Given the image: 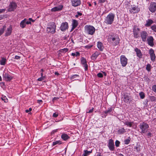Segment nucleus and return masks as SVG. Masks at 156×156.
Instances as JSON below:
<instances>
[{"mask_svg":"<svg viewBox=\"0 0 156 156\" xmlns=\"http://www.w3.org/2000/svg\"><path fill=\"white\" fill-rule=\"evenodd\" d=\"M108 41L113 46H115L119 43L120 39L116 34H111L108 36Z\"/></svg>","mask_w":156,"mask_h":156,"instance_id":"1","label":"nucleus"},{"mask_svg":"<svg viewBox=\"0 0 156 156\" xmlns=\"http://www.w3.org/2000/svg\"><path fill=\"white\" fill-rule=\"evenodd\" d=\"M56 26L55 23L51 22L49 23L48 25V27L47 28V33L54 34L55 32Z\"/></svg>","mask_w":156,"mask_h":156,"instance_id":"2","label":"nucleus"},{"mask_svg":"<svg viewBox=\"0 0 156 156\" xmlns=\"http://www.w3.org/2000/svg\"><path fill=\"white\" fill-rule=\"evenodd\" d=\"M115 15L112 13L109 14L106 17L105 22L107 24H111L114 20Z\"/></svg>","mask_w":156,"mask_h":156,"instance_id":"3","label":"nucleus"},{"mask_svg":"<svg viewBox=\"0 0 156 156\" xmlns=\"http://www.w3.org/2000/svg\"><path fill=\"white\" fill-rule=\"evenodd\" d=\"M85 31L88 34L92 35L94 33L95 29L94 27L90 25H86L84 27Z\"/></svg>","mask_w":156,"mask_h":156,"instance_id":"4","label":"nucleus"},{"mask_svg":"<svg viewBox=\"0 0 156 156\" xmlns=\"http://www.w3.org/2000/svg\"><path fill=\"white\" fill-rule=\"evenodd\" d=\"M149 127L148 125L145 122L141 123L139 125V128L141 130V133H146Z\"/></svg>","mask_w":156,"mask_h":156,"instance_id":"5","label":"nucleus"},{"mask_svg":"<svg viewBox=\"0 0 156 156\" xmlns=\"http://www.w3.org/2000/svg\"><path fill=\"white\" fill-rule=\"evenodd\" d=\"M121 64L123 67H125L128 63V59L124 55H121L120 57Z\"/></svg>","mask_w":156,"mask_h":156,"instance_id":"6","label":"nucleus"},{"mask_svg":"<svg viewBox=\"0 0 156 156\" xmlns=\"http://www.w3.org/2000/svg\"><path fill=\"white\" fill-rule=\"evenodd\" d=\"M129 9V12L132 13H137L140 11V9L138 8L137 6L134 5H131V7Z\"/></svg>","mask_w":156,"mask_h":156,"instance_id":"7","label":"nucleus"},{"mask_svg":"<svg viewBox=\"0 0 156 156\" xmlns=\"http://www.w3.org/2000/svg\"><path fill=\"white\" fill-rule=\"evenodd\" d=\"M3 79L7 81H10L13 78L12 76H11L8 73L4 72L3 74Z\"/></svg>","mask_w":156,"mask_h":156,"instance_id":"8","label":"nucleus"},{"mask_svg":"<svg viewBox=\"0 0 156 156\" xmlns=\"http://www.w3.org/2000/svg\"><path fill=\"white\" fill-rule=\"evenodd\" d=\"M108 146L111 151H113L115 149V145L113 140L112 139H110L108 141Z\"/></svg>","mask_w":156,"mask_h":156,"instance_id":"9","label":"nucleus"},{"mask_svg":"<svg viewBox=\"0 0 156 156\" xmlns=\"http://www.w3.org/2000/svg\"><path fill=\"white\" fill-rule=\"evenodd\" d=\"M69 27L68 23L66 22H63L60 27V29L62 31H64L68 29Z\"/></svg>","mask_w":156,"mask_h":156,"instance_id":"10","label":"nucleus"},{"mask_svg":"<svg viewBox=\"0 0 156 156\" xmlns=\"http://www.w3.org/2000/svg\"><path fill=\"white\" fill-rule=\"evenodd\" d=\"M16 4L15 2H12L10 3L8 9V11L11 12L13 11L14 9H16Z\"/></svg>","mask_w":156,"mask_h":156,"instance_id":"11","label":"nucleus"},{"mask_svg":"<svg viewBox=\"0 0 156 156\" xmlns=\"http://www.w3.org/2000/svg\"><path fill=\"white\" fill-rule=\"evenodd\" d=\"M149 53L150 56L151 60L152 61H154L155 60L156 56L154 50L152 48L150 49L149 50Z\"/></svg>","mask_w":156,"mask_h":156,"instance_id":"12","label":"nucleus"},{"mask_svg":"<svg viewBox=\"0 0 156 156\" xmlns=\"http://www.w3.org/2000/svg\"><path fill=\"white\" fill-rule=\"evenodd\" d=\"M149 10L152 12L156 11V3L152 2L151 3L149 7Z\"/></svg>","mask_w":156,"mask_h":156,"instance_id":"13","label":"nucleus"},{"mask_svg":"<svg viewBox=\"0 0 156 156\" xmlns=\"http://www.w3.org/2000/svg\"><path fill=\"white\" fill-rule=\"evenodd\" d=\"M81 64L83 65V67H84L85 70H87L88 66L86 59L83 57L81 58Z\"/></svg>","mask_w":156,"mask_h":156,"instance_id":"14","label":"nucleus"},{"mask_svg":"<svg viewBox=\"0 0 156 156\" xmlns=\"http://www.w3.org/2000/svg\"><path fill=\"white\" fill-rule=\"evenodd\" d=\"M147 36V33L145 31H142L140 33L141 37L143 41L144 42L146 41Z\"/></svg>","mask_w":156,"mask_h":156,"instance_id":"15","label":"nucleus"},{"mask_svg":"<svg viewBox=\"0 0 156 156\" xmlns=\"http://www.w3.org/2000/svg\"><path fill=\"white\" fill-rule=\"evenodd\" d=\"M12 26L10 25L9 27H8L5 31V36H8L10 35L12 33Z\"/></svg>","mask_w":156,"mask_h":156,"instance_id":"16","label":"nucleus"},{"mask_svg":"<svg viewBox=\"0 0 156 156\" xmlns=\"http://www.w3.org/2000/svg\"><path fill=\"white\" fill-rule=\"evenodd\" d=\"M63 6L60 5L58 6L54 7L51 9V12L59 11L63 9Z\"/></svg>","mask_w":156,"mask_h":156,"instance_id":"17","label":"nucleus"},{"mask_svg":"<svg viewBox=\"0 0 156 156\" xmlns=\"http://www.w3.org/2000/svg\"><path fill=\"white\" fill-rule=\"evenodd\" d=\"M71 3L72 6L76 7L80 5L81 1L80 0H72Z\"/></svg>","mask_w":156,"mask_h":156,"instance_id":"18","label":"nucleus"},{"mask_svg":"<svg viewBox=\"0 0 156 156\" xmlns=\"http://www.w3.org/2000/svg\"><path fill=\"white\" fill-rule=\"evenodd\" d=\"M135 51L136 53V56L139 58H142L143 54L140 49L138 48H136L135 49Z\"/></svg>","mask_w":156,"mask_h":156,"instance_id":"19","label":"nucleus"},{"mask_svg":"<svg viewBox=\"0 0 156 156\" xmlns=\"http://www.w3.org/2000/svg\"><path fill=\"white\" fill-rule=\"evenodd\" d=\"M124 124L125 125H126L129 127H131L132 126L133 127H134V128H136V125H135V126H134L135 123L133 122H130L129 121H126L124 122Z\"/></svg>","mask_w":156,"mask_h":156,"instance_id":"20","label":"nucleus"},{"mask_svg":"<svg viewBox=\"0 0 156 156\" xmlns=\"http://www.w3.org/2000/svg\"><path fill=\"white\" fill-rule=\"evenodd\" d=\"M154 39L153 37L151 36H150L147 39L148 45L151 46H153L154 45Z\"/></svg>","mask_w":156,"mask_h":156,"instance_id":"21","label":"nucleus"},{"mask_svg":"<svg viewBox=\"0 0 156 156\" xmlns=\"http://www.w3.org/2000/svg\"><path fill=\"white\" fill-rule=\"evenodd\" d=\"M139 28L135 27L133 30V34L134 37L135 38H137L138 37V32L140 31Z\"/></svg>","mask_w":156,"mask_h":156,"instance_id":"22","label":"nucleus"},{"mask_svg":"<svg viewBox=\"0 0 156 156\" xmlns=\"http://www.w3.org/2000/svg\"><path fill=\"white\" fill-rule=\"evenodd\" d=\"M123 98L125 102L127 103L129 101V98L128 94L124 93L123 94Z\"/></svg>","mask_w":156,"mask_h":156,"instance_id":"23","label":"nucleus"},{"mask_svg":"<svg viewBox=\"0 0 156 156\" xmlns=\"http://www.w3.org/2000/svg\"><path fill=\"white\" fill-rule=\"evenodd\" d=\"M78 25V21L76 20H73L72 21V25L73 30Z\"/></svg>","mask_w":156,"mask_h":156,"instance_id":"24","label":"nucleus"},{"mask_svg":"<svg viewBox=\"0 0 156 156\" xmlns=\"http://www.w3.org/2000/svg\"><path fill=\"white\" fill-rule=\"evenodd\" d=\"M154 23V21L151 19H148L146 21V23L145 26L146 27H149Z\"/></svg>","mask_w":156,"mask_h":156,"instance_id":"25","label":"nucleus"},{"mask_svg":"<svg viewBox=\"0 0 156 156\" xmlns=\"http://www.w3.org/2000/svg\"><path fill=\"white\" fill-rule=\"evenodd\" d=\"M97 46L98 48L100 51H102L103 50L104 47L102 43L101 42H98L97 43Z\"/></svg>","mask_w":156,"mask_h":156,"instance_id":"26","label":"nucleus"},{"mask_svg":"<svg viewBox=\"0 0 156 156\" xmlns=\"http://www.w3.org/2000/svg\"><path fill=\"white\" fill-rule=\"evenodd\" d=\"M100 53L98 51H96L91 56V58L93 60H95L99 55Z\"/></svg>","mask_w":156,"mask_h":156,"instance_id":"27","label":"nucleus"},{"mask_svg":"<svg viewBox=\"0 0 156 156\" xmlns=\"http://www.w3.org/2000/svg\"><path fill=\"white\" fill-rule=\"evenodd\" d=\"M125 132V129L124 128H122L119 129L117 131V133L119 134H122Z\"/></svg>","mask_w":156,"mask_h":156,"instance_id":"28","label":"nucleus"},{"mask_svg":"<svg viewBox=\"0 0 156 156\" xmlns=\"http://www.w3.org/2000/svg\"><path fill=\"white\" fill-rule=\"evenodd\" d=\"M61 138L64 140H66L69 138V137L67 134L63 133L61 135Z\"/></svg>","mask_w":156,"mask_h":156,"instance_id":"29","label":"nucleus"},{"mask_svg":"<svg viewBox=\"0 0 156 156\" xmlns=\"http://www.w3.org/2000/svg\"><path fill=\"white\" fill-rule=\"evenodd\" d=\"M26 19L22 20L20 23V26L22 28H24L26 26V23L25 22Z\"/></svg>","mask_w":156,"mask_h":156,"instance_id":"30","label":"nucleus"},{"mask_svg":"<svg viewBox=\"0 0 156 156\" xmlns=\"http://www.w3.org/2000/svg\"><path fill=\"white\" fill-rule=\"evenodd\" d=\"M6 58L2 57V59L1 60L0 62V64L2 65H5L6 64Z\"/></svg>","mask_w":156,"mask_h":156,"instance_id":"31","label":"nucleus"},{"mask_svg":"<svg viewBox=\"0 0 156 156\" xmlns=\"http://www.w3.org/2000/svg\"><path fill=\"white\" fill-rule=\"evenodd\" d=\"M92 152V151H89L87 150H85L84 151V153L83 155V156H87L91 153Z\"/></svg>","mask_w":156,"mask_h":156,"instance_id":"32","label":"nucleus"},{"mask_svg":"<svg viewBox=\"0 0 156 156\" xmlns=\"http://www.w3.org/2000/svg\"><path fill=\"white\" fill-rule=\"evenodd\" d=\"M6 27V26L5 25L3 27V28H2L0 30V36L2 35L4 33Z\"/></svg>","mask_w":156,"mask_h":156,"instance_id":"33","label":"nucleus"},{"mask_svg":"<svg viewBox=\"0 0 156 156\" xmlns=\"http://www.w3.org/2000/svg\"><path fill=\"white\" fill-rule=\"evenodd\" d=\"M62 144V142L61 141L57 140L55 141L53 143V145L55 146L56 144Z\"/></svg>","mask_w":156,"mask_h":156,"instance_id":"34","label":"nucleus"},{"mask_svg":"<svg viewBox=\"0 0 156 156\" xmlns=\"http://www.w3.org/2000/svg\"><path fill=\"white\" fill-rule=\"evenodd\" d=\"M151 28L153 31L156 33V25H153L151 27Z\"/></svg>","mask_w":156,"mask_h":156,"instance_id":"35","label":"nucleus"},{"mask_svg":"<svg viewBox=\"0 0 156 156\" xmlns=\"http://www.w3.org/2000/svg\"><path fill=\"white\" fill-rule=\"evenodd\" d=\"M146 69L149 72L150 71L151 69V66L150 64H148L146 66Z\"/></svg>","mask_w":156,"mask_h":156,"instance_id":"36","label":"nucleus"},{"mask_svg":"<svg viewBox=\"0 0 156 156\" xmlns=\"http://www.w3.org/2000/svg\"><path fill=\"white\" fill-rule=\"evenodd\" d=\"M73 56H79L80 55V53L78 52H76L74 53H72L71 54Z\"/></svg>","mask_w":156,"mask_h":156,"instance_id":"37","label":"nucleus"},{"mask_svg":"<svg viewBox=\"0 0 156 156\" xmlns=\"http://www.w3.org/2000/svg\"><path fill=\"white\" fill-rule=\"evenodd\" d=\"M112 111V108H110L109 109L107 110L104 112V113L106 115L108 113H110Z\"/></svg>","mask_w":156,"mask_h":156,"instance_id":"38","label":"nucleus"},{"mask_svg":"<svg viewBox=\"0 0 156 156\" xmlns=\"http://www.w3.org/2000/svg\"><path fill=\"white\" fill-rule=\"evenodd\" d=\"M139 95L141 99H143L145 97V94L143 92H141L139 93Z\"/></svg>","mask_w":156,"mask_h":156,"instance_id":"39","label":"nucleus"},{"mask_svg":"<svg viewBox=\"0 0 156 156\" xmlns=\"http://www.w3.org/2000/svg\"><path fill=\"white\" fill-rule=\"evenodd\" d=\"M130 139L129 137V139L125 140L124 141V142L125 144H128L130 141Z\"/></svg>","mask_w":156,"mask_h":156,"instance_id":"40","label":"nucleus"},{"mask_svg":"<svg viewBox=\"0 0 156 156\" xmlns=\"http://www.w3.org/2000/svg\"><path fill=\"white\" fill-rule=\"evenodd\" d=\"M68 51V49L67 48H64L63 49H62L60 50V51L62 52L66 53Z\"/></svg>","mask_w":156,"mask_h":156,"instance_id":"41","label":"nucleus"},{"mask_svg":"<svg viewBox=\"0 0 156 156\" xmlns=\"http://www.w3.org/2000/svg\"><path fill=\"white\" fill-rule=\"evenodd\" d=\"M2 99L4 102H8V99L5 96L2 97Z\"/></svg>","mask_w":156,"mask_h":156,"instance_id":"42","label":"nucleus"},{"mask_svg":"<svg viewBox=\"0 0 156 156\" xmlns=\"http://www.w3.org/2000/svg\"><path fill=\"white\" fill-rule=\"evenodd\" d=\"M115 145L116 147H119V145L120 142L119 141H118V140H116L115 141Z\"/></svg>","mask_w":156,"mask_h":156,"instance_id":"43","label":"nucleus"},{"mask_svg":"<svg viewBox=\"0 0 156 156\" xmlns=\"http://www.w3.org/2000/svg\"><path fill=\"white\" fill-rule=\"evenodd\" d=\"M77 14L75 15V16L76 18H78L79 16H81L82 15V13L79 12H77Z\"/></svg>","mask_w":156,"mask_h":156,"instance_id":"44","label":"nucleus"},{"mask_svg":"<svg viewBox=\"0 0 156 156\" xmlns=\"http://www.w3.org/2000/svg\"><path fill=\"white\" fill-rule=\"evenodd\" d=\"M136 149L137 152H140V146L139 145L137 146L136 147Z\"/></svg>","mask_w":156,"mask_h":156,"instance_id":"45","label":"nucleus"},{"mask_svg":"<svg viewBox=\"0 0 156 156\" xmlns=\"http://www.w3.org/2000/svg\"><path fill=\"white\" fill-rule=\"evenodd\" d=\"M152 90L154 92L156 93V85H154L152 86Z\"/></svg>","mask_w":156,"mask_h":156,"instance_id":"46","label":"nucleus"},{"mask_svg":"<svg viewBox=\"0 0 156 156\" xmlns=\"http://www.w3.org/2000/svg\"><path fill=\"white\" fill-rule=\"evenodd\" d=\"M97 76L99 78H102L103 77V74L101 73H99L97 74Z\"/></svg>","mask_w":156,"mask_h":156,"instance_id":"47","label":"nucleus"},{"mask_svg":"<svg viewBox=\"0 0 156 156\" xmlns=\"http://www.w3.org/2000/svg\"><path fill=\"white\" fill-rule=\"evenodd\" d=\"M45 77H40L38 78L37 79L38 81H41L43 80Z\"/></svg>","mask_w":156,"mask_h":156,"instance_id":"48","label":"nucleus"},{"mask_svg":"<svg viewBox=\"0 0 156 156\" xmlns=\"http://www.w3.org/2000/svg\"><path fill=\"white\" fill-rule=\"evenodd\" d=\"M58 116V113L57 112H55L53 114V116L54 117H57Z\"/></svg>","mask_w":156,"mask_h":156,"instance_id":"49","label":"nucleus"},{"mask_svg":"<svg viewBox=\"0 0 156 156\" xmlns=\"http://www.w3.org/2000/svg\"><path fill=\"white\" fill-rule=\"evenodd\" d=\"M6 10L5 9H0V14L2 13L5 12Z\"/></svg>","mask_w":156,"mask_h":156,"instance_id":"50","label":"nucleus"},{"mask_svg":"<svg viewBox=\"0 0 156 156\" xmlns=\"http://www.w3.org/2000/svg\"><path fill=\"white\" fill-rule=\"evenodd\" d=\"M79 76L78 75H77V74H75L74 75H73L72 76V79H74L75 78V77H78Z\"/></svg>","mask_w":156,"mask_h":156,"instance_id":"51","label":"nucleus"},{"mask_svg":"<svg viewBox=\"0 0 156 156\" xmlns=\"http://www.w3.org/2000/svg\"><path fill=\"white\" fill-rule=\"evenodd\" d=\"M94 111V108H92V109L89 110V111L87 112L88 113H90L93 112Z\"/></svg>","mask_w":156,"mask_h":156,"instance_id":"52","label":"nucleus"},{"mask_svg":"<svg viewBox=\"0 0 156 156\" xmlns=\"http://www.w3.org/2000/svg\"><path fill=\"white\" fill-rule=\"evenodd\" d=\"M25 22L26 23V24H31V22L30 21H27V20L26 19Z\"/></svg>","mask_w":156,"mask_h":156,"instance_id":"53","label":"nucleus"},{"mask_svg":"<svg viewBox=\"0 0 156 156\" xmlns=\"http://www.w3.org/2000/svg\"><path fill=\"white\" fill-rule=\"evenodd\" d=\"M32 108H30L29 109L26 110L25 112L26 113H28L30 112L32 110Z\"/></svg>","mask_w":156,"mask_h":156,"instance_id":"54","label":"nucleus"},{"mask_svg":"<svg viewBox=\"0 0 156 156\" xmlns=\"http://www.w3.org/2000/svg\"><path fill=\"white\" fill-rule=\"evenodd\" d=\"M106 0H99V2L102 3H103L105 2Z\"/></svg>","mask_w":156,"mask_h":156,"instance_id":"55","label":"nucleus"},{"mask_svg":"<svg viewBox=\"0 0 156 156\" xmlns=\"http://www.w3.org/2000/svg\"><path fill=\"white\" fill-rule=\"evenodd\" d=\"M20 56H18V55H16L15 56V58L16 59H20Z\"/></svg>","mask_w":156,"mask_h":156,"instance_id":"56","label":"nucleus"},{"mask_svg":"<svg viewBox=\"0 0 156 156\" xmlns=\"http://www.w3.org/2000/svg\"><path fill=\"white\" fill-rule=\"evenodd\" d=\"M58 98L56 97H54L52 99V101L54 102L55 101L57 100Z\"/></svg>","mask_w":156,"mask_h":156,"instance_id":"57","label":"nucleus"},{"mask_svg":"<svg viewBox=\"0 0 156 156\" xmlns=\"http://www.w3.org/2000/svg\"><path fill=\"white\" fill-rule=\"evenodd\" d=\"M4 17V15H0V20L2 19Z\"/></svg>","mask_w":156,"mask_h":156,"instance_id":"58","label":"nucleus"},{"mask_svg":"<svg viewBox=\"0 0 156 156\" xmlns=\"http://www.w3.org/2000/svg\"><path fill=\"white\" fill-rule=\"evenodd\" d=\"M57 131H58L57 129H56L52 131L51 133H55Z\"/></svg>","mask_w":156,"mask_h":156,"instance_id":"59","label":"nucleus"},{"mask_svg":"<svg viewBox=\"0 0 156 156\" xmlns=\"http://www.w3.org/2000/svg\"><path fill=\"white\" fill-rule=\"evenodd\" d=\"M101 117L103 118H105L106 117V116H107V115H106L105 114V115H103V114H101Z\"/></svg>","mask_w":156,"mask_h":156,"instance_id":"60","label":"nucleus"},{"mask_svg":"<svg viewBox=\"0 0 156 156\" xmlns=\"http://www.w3.org/2000/svg\"><path fill=\"white\" fill-rule=\"evenodd\" d=\"M152 133H149L147 134V136L149 137H151Z\"/></svg>","mask_w":156,"mask_h":156,"instance_id":"61","label":"nucleus"},{"mask_svg":"<svg viewBox=\"0 0 156 156\" xmlns=\"http://www.w3.org/2000/svg\"><path fill=\"white\" fill-rule=\"evenodd\" d=\"M96 156H102V155L100 153H98Z\"/></svg>","mask_w":156,"mask_h":156,"instance_id":"62","label":"nucleus"},{"mask_svg":"<svg viewBox=\"0 0 156 156\" xmlns=\"http://www.w3.org/2000/svg\"><path fill=\"white\" fill-rule=\"evenodd\" d=\"M92 47V45H87L86 46V47L88 48H91V47Z\"/></svg>","mask_w":156,"mask_h":156,"instance_id":"63","label":"nucleus"},{"mask_svg":"<svg viewBox=\"0 0 156 156\" xmlns=\"http://www.w3.org/2000/svg\"><path fill=\"white\" fill-rule=\"evenodd\" d=\"M42 100H38L37 101V102L38 103L40 104L41 102H42Z\"/></svg>","mask_w":156,"mask_h":156,"instance_id":"64","label":"nucleus"}]
</instances>
